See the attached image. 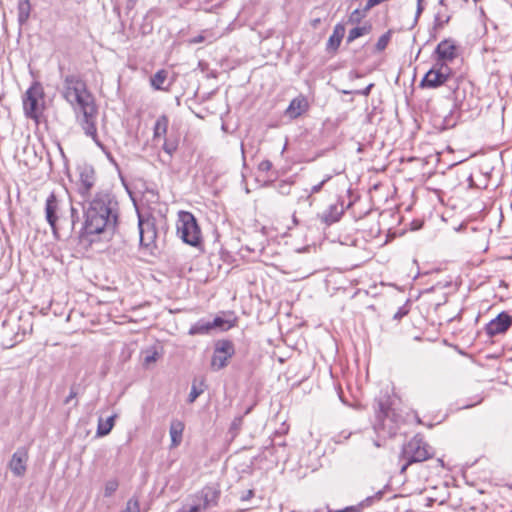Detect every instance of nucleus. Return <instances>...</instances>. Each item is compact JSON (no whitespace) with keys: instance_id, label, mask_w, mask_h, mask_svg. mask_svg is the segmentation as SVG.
Wrapping results in <instances>:
<instances>
[{"instance_id":"nucleus-2","label":"nucleus","mask_w":512,"mask_h":512,"mask_svg":"<svg viewBox=\"0 0 512 512\" xmlns=\"http://www.w3.org/2000/svg\"><path fill=\"white\" fill-rule=\"evenodd\" d=\"M84 233H113L119 218V203L109 189H99L89 199L83 201Z\"/></svg>"},{"instance_id":"nucleus-56","label":"nucleus","mask_w":512,"mask_h":512,"mask_svg":"<svg viewBox=\"0 0 512 512\" xmlns=\"http://www.w3.org/2000/svg\"><path fill=\"white\" fill-rule=\"evenodd\" d=\"M424 0H417V3H423Z\"/></svg>"},{"instance_id":"nucleus-10","label":"nucleus","mask_w":512,"mask_h":512,"mask_svg":"<svg viewBox=\"0 0 512 512\" xmlns=\"http://www.w3.org/2000/svg\"><path fill=\"white\" fill-rule=\"evenodd\" d=\"M452 69L449 65L435 62L432 68L424 75L420 85L427 88H437L445 83H450Z\"/></svg>"},{"instance_id":"nucleus-30","label":"nucleus","mask_w":512,"mask_h":512,"mask_svg":"<svg viewBox=\"0 0 512 512\" xmlns=\"http://www.w3.org/2000/svg\"><path fill=\"white\" fill-rule=\"evenodd\" d=\"M371 30V25H364L361 27H355L349 31L347 41L352 42L355 39L369 33Z\"/></svg>"},{"instance_id":"nucleus-12","label":"nucleus","mask_w":512,"mask_h":512,"mask_svg":"<svg viewBox=\"0 0 512 512\" xmlns=\"http://www.w3.org/2000/svg\"><path fill=\"white\" fill-rule=\"evenodd\" d=\"M235 353L234 344L230 340H220L215 344V349L211 359V369L218 371L228 365L229 359Z\"/></svg>"},{"instance_id":"nucleus-42","label":"nucleus","mask_w":512,"mask_h":512,"mask_svg":"<svg viewBox=\"0 0 512 512\" xmlns=\"http://www.w3.org/2000/svg\"><path fill=\"white\" fill-rule=\"evenodd\" d=\"M77 390H76V387L75 386H72L70 388V392H69V395L64 399L63 403L65 405H68L70 404L74 399H76L77 397Z\"/></svg>"},{"instance_id":"nucleus-50","label":"nucleus","mask_w":512,"mask_h":512,"mask_svg":"<svg viewBox=\"0 0 512 512\" xmlns=\"http://www.w3.org/2000/svg\"><path fill=\"white\" fill-rule=\"evenodd\" d=\"M422 11H423L422 3H417L416 18L422 13Z\"/></svg>"},{"instance_id":"nucleus-11","label":"nucleus","mask_w":512,"mask_h":512,"mask_svg":"<svg viewBox=\"0 0 512 512\" xmlns=\"http://www.w3.org/2000/svg\"><path fill=\"white\" fill-rule=\"evenodd\" d=\"M79 178L76 183L77 193L82 197L83 201L91 198L92 190L96 184V172L91 165H82L78 168Z\"/></svg>"},{"instance_id":"nucleus-28","label":"nucleus","mask_w":512,"mask_h":512,"mask_svg":"<svg viewBox=\"0 0 512 512\" xmlns=\"http://www.w3.org/2000/svg\"><path fill=\"white\" fill-rule=\"evenodd\" d=\"M383 491H378L374 495L366 497L364 500L359 502L355 507L359 508V512H363L364 508L372 506L375 502H378L383 497Z\"/></svg>"},{"instance_id":"nucleus-21","label":"nucleus","mask_w":512,"mask_h":512,"mask_svg":"<svg viewBox=\"0 0 512 512\" xmlns=\"http://www.w3.org/2000/svg\"><path fill=\"white\" fill-rule=\"evenodd\" d=\"M345 34V27L343 24L338 23L335 25L333 33L330 35L327 42L328 50H337L341 44L342 38Z\"/></svg>"},{"instance_id":"nucleus-26","label":"nucleus","mask_w":512,"mask_h":512,"mask_svg":"<svg viewBox=\"0 0 512 512\" xmlns=\"http://www.w3.org/2000/svg\"><path fill=\"white\" fill-rule=\"evenodd\" d=\"M168 72L165 69L158 70L150 79L151 86L155 90H167L164 83L167 80Z\"/></svg>"},{"instance_id":"nucleus-45","label":"nucleus","mask_w":512,"mask_h":512,"mask_svg":"<svg viewBox=\"0 0 512 512\" xmlns=\"http://www.w3.org/2000/svg\"><path fill=\"white\" fill-rule=\"evenodd\" d=\"M253 496H254V490L249 489V490L242 492V494L240 495V500L243 502L249 501Z\"/></svg>"},{"instance_id":"nucleus-25","label":"nucleus","mask_w":512,"mask_h":512,"mask_svg":"<svg viewBox=\"0 0 512 512\" xmlns=\"http://www.w3.org/2000/svg\"><path fill=\"white\" fill-rule=\"evenodd\" d=\"M115 418L116 415H112L108 417L106 420L99 418L96 431L97 436L101 437L108 435L114 426Z\"/></svg>"},{"instance_id":"nucleus-51","label":"nucleus","mask_w":512,"mask_h":512,"mask_svg":"<svg viewBox=\"0 0 512 512\" xmlns=\"http://www.w3.org/2000/svg\"><path fill=\"white\" fill-rule=\"evenodd\" d=\"M241 153H242V158H243V166L245 167L246 166V161H245V150H244V144L241 143Z\"/></svg>"},{"instance_id":"nucleus-38","label":"nucleus","mask_w":512,"mask_h":512,"mask_svg":"<svg viewBox=\"0 0 512 512\" xmlns=\"http://www.w3.org/2000/svg\"><path fill=\"white\" fill-rule=\"evenodd\" d=\"M390 37L391 35L389 31L381 35L376 43V49L378 51L384 50L390 41Z\"/></svg>"},{"instance_id":"nucleus-7","label":"nucleus","mask_w":512,"mask_h":512,"mask_svg":"<svg viewBox=\"0 0 512 512\" xmlns=\"http://www.w3.org/2000/svg\"><path fill=\"white\" fill-rule=\"evenodd\" d=\"M177 234L183 242L193 247L201 243V230L191 212L181 211L179 213Z\"/></svg>"},{"instance_id":"nucleus-57","label":"nucleus","mask_w":512,"mask_h":512,"mask_svg":"<svg viewBox=\"0 0 512 512\" xmlns=\"http://www.w3.org/2000/svg\"><path fill=\"white\" fill-rule=\"evenodd\" d=\"M308 367L310 366V360L307 358Z\"/></svg>"},{"instance_id":"nucleus-43","label":"nucleus","mask_w":512,"mask_h":512,"mask_svg":"<svg viewBox=\"0 0 512 512\" xmlns=\"http://www.w3.org/2000/svg\"><path fill=\"white\" fill-rule=\"evenodd\" d=\"M272 169V163L269 160H263L258 165L260 172H269Z\"/></svg>"},{"instance_id":"nucleus-35","label":"nucleus","mask_w":512,"mask_h":512,"mask_svg":"<svg viewBox=\"0 0 512 512\" xmlns=\"http://www.w3.org/2000/svg\"><path fill=\"white\" fill-rule=\"evenodd\" d=\"M369 10H365V7L360 9H355L349 16V22L351 23H359L367 14Z\"/></svg>"},{"instance_id":"nucleus-3","label":"nucleus","mask_w":512,"mask_h":512,"mask_svg":"<svg viewBox=\"0 0 512 512\" xmlns=\"http://www.w3.org/2000/svg\"><path fill=\"white\" fill-rule=\"evenodd\" d=\"M45 219L51 227L55 239L60 240L62 234L70 236L79 221L78 210L71 202L51 192L45 201Z\"/></svg>"},{"instance_id":"nucleus-48","label":"nucleus","mask_w":512,"mask_h":512,"mask_svg":"<svg viewBox=\"0 0 512 512\" xmlns=\"http://www.w3.org/2000/svg\"><path fill=\"white\" fill-rule=\"evenodd\" d=\"M206 40V36L204 34H199L189 40L191 44H198L204 42Z\"/></svg>"},{"instance_id":"nucleus-31","label":"nucleus","mask_w":512,"mask_h":512,"mask_svg":"<svg viewBox=\"0 0 512 512\" xmlns=\"http://www.w3.org/2000/svg\"><path fill=\"white\" fill-rule=\"evenodd\" d=\"M205 511V506H202L201 503L193 497L192 504L183 505L177 512H203Z\"/></svg>"},{"instance_id":"nucleus-15","label":"nucleus","mask_w":512,"mask_h":512,"mask_svg":"<svg viewBox=\"0 0 512 512\" xmlns=\"http://www.w3.org/2000/svg\"><path fill=\"white\" fill-rule=\"evenodd\" d=\"M28 451L25 447L18 448L12 455L8 467L16 477H23L27 470Z\"/></svg>"},{"instance_id":"nucleus-29","label":"nucleus","mask_w":512,"mask_h":512,"mask_svg":"<svg viewBox=\"0 0 512 512\" xmlns=\"http://www.w3.org/2000/svg\"><path fill=\"white\" fill-rule=\"evenodd\" d=\"M383 491H378L374 495L366 497L364 500L359 502L355 507L359 508V512H363L364 508L372 506L375 502H378L383 497Z\"/></svg>"},{"instance_id":"nucleus-17","label":"nucleus","mask_w":512,"mask_h":512,"mask_svg":"<svg viewBox=\"0 0 512 512\" xmlns=\"http://www.w3.org/2000/svg\"><path fill=\"white\" fill-rule=\"evenodd\" d=\"M220 491L213 486H205L198 493L194 495V498L198 500L202 506H205V510L215 506L218 502Z\"/></svg>"},{"instance_id":"nucleus-41","label":"nucleus","mask_w":512,"mask_h":512,"mask_svg":"<svg viewBox=\"0 0 512 512\" xmlns=\"http://www.w3.org/2000/svg\"><path fill=\"white\" fill-rule=\"evenodd\" d=\"M202 393V389H198L195 385H193L188 395V402L193 403Z\"/></svg>"},{"instance_id":"nucleus-37","label":"nucleus","mask_w":512,"mask_h":512,"mask_svg":"<svg viewBox=\"0 0 512 512\" xmlns=\"http://www.w3.org/2000/svg\"><path fill=\"white\" fill-rule=\"evenodd\" d=\"M210 325H211L212 329L221 328L222 330H227V329L231 328V326H232L231 324H228V322L221 317L214 318L213 321H210Z\"/></svg>"},{"instance_id":"nucleus-53","label":"nucleus","mask_w":512,"mask_h":512,"mask_svg":"<svg viewBox=\"0 0 512 512\" xmlns=\"http://www.w3.org/2000/svg\"><path fill=\"white\" fill-rule=\"evenodd\" d=\"M287 147H288V138L285 139L284 146H283V151L286 150Z\"/></svg>"},{"instance_id":"nucleus-6","label":"nucleus","mask_w":512,"mask_h":512,"mask_svg":"<svg viewBox=\"0 0 512 512\" xmlns=\"http://www.w3.org/2000/svg\"><path fill=\"white\" fill-rule=\"evenodd\" d=\"M22 104L24 115L38 123L45 110V92L39 81H34L26 90Z\"/></svg>"},{"instance_id":"nucleus-54","label":"nucleus","mask_w":512,"mask_h":512,"mask_svg":"<svg viewBox=\"0 0 512 512\" xmlns=\"http://www.w3.org/2000/svg\"><path fill=\"white\" fill-rule=\"evenodd\" d=\"M445 122H446V125H447V126H454V125H455V122L450 123V121H449V120H447V118H445Z\"/></svg>"},{"instance_id":"nucleus-16","label":"nucleus","mask_w":512,"mask_h":512,"mask_svg":"<svg viewBox=\"0 0 512 512\" xmlns=\"http://www.w3.org/2000/svg\"><path fill=\"white\" fill-rule=\"evenodd\" d=\"M452 89L454 108L459 111H468L471 109L470 100L466 98V85L463 82L449 84Z\"/></svg>"},{"instance_id":"nucleus-55","label":"nucleus","mask_w":512,"mask_h":512,"mask_svg":"<svg viewBox=\"0 0 512 512\" xmlns=\"http://www.w3.org/2000/svg\"><path fill=\"white\" fill-rule=\"evenodd\" d=\"M308 371H304L301 375V379H304L307 377Z\"/></svg>"},{"instance_id":"nucleus-18","label":"nucleus","mask_w":512,"mask_h":512,"mask_svg":"<svg viewBox=\"0 0 512 512\" xmlns=\"http://www.w3.org/2000/svg\"><path fill=\"white\" fill-rule=\"evenodd\" d=\"M310 106L311 100L307 96L299 94L290 101V119L305 115L309 111Z\"/></svg>"},{"instance_id":"nucleus-14","label":"nucleus","mask_w":512,"mask_h":512,"mask_svg":"<svg viewBox=\"0 0 512 512\" xmlns=\"http://www.w3.org/2000/svg\"><path fill=\"white\" fill-rule=\"evenodd\" d=\"M511 325L512 316L508 312L502 311L486 324L485 332L488 336L493 337L505 333Z\"/></svg>"},{"instance_id":"nucleus-20","label":"nucleus","mask_w":512,"mask_h":512,"mask_svg":"<svg viewBox=\"0 0 512 512\" xmlns=\"http://www.w3.org/2000/svg\"><path fill=\"white\" fill-rule=\"evenodd\" d=\"M185 424L179 419H172L170 422L169 434L171 437L170 448L178 447L183 439Z\"/></svg>"},{"instance_id":"nucleus-22","label":"nucleus","mask_w":512,"mask_h":512,"mask_svg":"<svg viewBox=\"0 0 512 512\" xmlns=\"http://www.w3.org/2000/svg\"><path fill=\"white\" fill-rule=\"evenodd\" d=\"M169 119L166 115H161L157 118L154 129H153V137L157 138H165L168 131Z\"/></svg>"},{"instance_id":"nucleus-8","label":"nucleus","mask_w":512,"mask_h":512,"mask_svg":"<svg viewBox=\"0 0 512 512\" xmlns=\"http://www.w3.org/2000/svg\"><path fill=\"white\" fill-rule=\"evenodd\" d=\"M32 332V323L29 319L19 318L18 323L10 324L4 322V333L2 345L4 348H12L21 343L25 336Z\"/></svg>"},{"instance_id":"nucleus-40","label":"nucleus","mask_w":512,"mask_h":512,"mask_svg":"<svg viewBox=\"0 0 512 512\" xmlns=\"http://www.w3.org/2000/svg\"><path fill=\"white\" fill-rule=\"evenodd\" d=\"M331 178H332L331 175H326L321 182H319L318 184L312 186V188L310 190V194L308 195V198H310L311 194L318 193L322 189L324 184L326 182H328Z\"/></svg>"},{"instance_id":"nucleus-34","label":"nucleus","mask_w":512,"mask_h":512,"mask_svg":"<svg viewBox=\"0 0 512 512\" xmlns=\"http://www.w3.org/2000/svg\"><path fill=\"white\" fill-rule=\"evenodd\" d=\"M243 424V416H237L233 419L230 425L229 432L235 437L241 430Z\"/></svg>"},{"instance_id":"nucleus-27","label":"nucleus","mask_w":512,"mask_h":512,"mask_svg":"<svg viewBox=\"0 0 512 512\" xmlns=\"http://www.w3.org/2000/svg\"><path fill=\"white\" fill-rule=\"evenodd\" d=\"M451 16L449 15L447 9L441 8L438 10L434 16V27L441 29L447 23H449Z\"/></svg>"},{"instance_id":"nucleus-33","label":"nucleus","mask_w":512,"mask_h":512,"mask_svg":"<svg viewBox=\"0 0 512 512\" xmlns=\"http://www.w3.org/2000/svg\"><path fill=\"white\" fill-rule=\"evenodd\" d=\"M119 483L116 479H111L106 482L104 487V496L110 497L112 496L116 490L118 489Z\"/></svg>"},{"instance_id":"nucleus-36","label":"nucleus","mask_w":512,"mask_h":512,"mask_svg":"<svg viewBox=\"0 0 512 512\" xmlns=\"http://www.w3.org/2000/svg\"><path fill=\"white\" fill-rule=\"evenodd\" d=\"M121 512H140V505L137 498L132 497L130 498L127 503L124 510Z\"/></svg>"},{"instance_id":"nucleus-46","label":"nucleus","mask_w":512,"mask_h":512,"mask_svg":"<svg viewBox=\"0 0 512 512\" xmlns=\"http://www.w3.org/2000/svg\"><path fill=\"white\" fill-rule=\"evenodd\" d=\"M373 86H374V84L371 83L368 86H366L365 88L355 91V93L359 94V95H363V96H368L370 94Z\"/></svg>"},{"instance_id":"nucleus-44","label":"nucleus","mask_w":512,"mask_h":512,"mask_svg":"<svg viewBox=\"0 0 512 512\" xmlns=\"http://www.w3.org/2000/svg\"><path fill=\"white\" fill-rule=\"evenodd\" d=\"M408 313V309L406 308V306H401L398 311L394 314L393 316V319L395 320H400L401 318H403L405 315H407Z\"/></svg>"},{"instance_id":"nucleus-32","label":"nucleus","mask_w":512,"mask_h":512,"mask_svg":"<svg viewBox=\"0 0 512 512\" xmlns=\"http://www.w3.org/2000/svg\"><path fill=\"white\" fill-rule=\"evenodd\" d=\"M178 148V140L177 139H167L164 138V143L162 149L169 155L172 156Z\"/></svg>"},{"instance_id":"nucleus-4","label":"nucleus","mask_w":512,"mask_h":512,"mask_svg":"<svg viewBox=\"0 0 512 512\" xmlns=\"http://www.w3.org/2000/svg\"><path fill=\"white\" fill-rule=\"evenodd\" d=\"M374 410V430L379 434H386L389 436L394 435L398 429V420L400 416L392 408L390 397L388 395H383L376 398Z\"/></svg>"},{"instance_id":"nucleus-5","label":"nucleus","mask_w":512,"mask_h":512,"mask_svg":"<svg viewBox=\"0 0 512 512\" xmlns=\"http://www.w3.org/2000/svg\"><path fill=\"white\" fill-rule=\"evenodd\" d=\"M433 455V449L423 437L419 434L415 435L402 446L399 455V461L402 462L400 473H405L413 463L426 461L432 458Z\"/></svg>"},{"instance_id":"nucleus-52","label":"nucleus","mask_w":512,"mask_h":512,"mask_svg":"<svg viewBox=\"0 0 512 512\" xmlns=\"http://www.w3.org/2000/svg\"><path fill=\"white\" fill-rule=\"evenodd\" d=\"M439 5H441L442 8L447 9V4H446L445 0H439Z\"/></svg>"},{"instance_id":"nucleus-9","label":"nucleus","mask_w":512,"mask_h":512,"mask_svg":"<svg viewBox=\"0 0 512 512\" xmlns=\"http://www.w3.org/2000/svg\"><path fill=\"white\" fill-rule=\"evenodd\" d=\"M138 228L140 245L152 253L157 247L156 240L158 238V230L156 227V219L152 216L145 217L138 214Z\"/></svg>"},{"instance_id":"nucleus-39","label":"nucleus","mask_w":512,"mask_h":512,"mask_svg":"<svg viewBox=\"0 0 512 512\" xmlns=\"http://www.w3.org/2000/svg\"><path fill=\"white\" fill-rule=\"evenodd\" d=\"M158 358L157 351H148L146 352L144 359H143V365L148 368L151 364L155 363Z\"/></svg>"},{"instance_id":"nucleus-47","label":"nucleus","mask_w":512,"mask_h":512,"mask_svg":"<svg viewBox=\"0 0 512 512\" xmlns=\"http://www.w3.org/2000/svg\"><path fill=\"white\" fill-rule=\"evenodd\" d=\"M328 512H359V508L352 505V506H347L340 510H335V511L328 510Z\"/></svg>"},{"instance_id":"nucleus-19","label":"nucleus","mask_w":512,"mask_h":512,"mask_svg":"<svg viewBox=\"0 0 512 512\" xmlns=\"http://www.w3.org/2000/svg\"><path fill=\"white\" fill-rule=\"evenodd\" d=\"M344 213L343 202L337 201L336 203L330 204L327 209H325L320 214V219L326 225H331L340 220L341 216Z\"/></svg>"},{"instance_id":"nucleus-24","label":"nucleus","mask_w":512,"mask_h":512,"mask_svg":"<svg viewBox=\"0 0 512 512\" xmlns=\"http://www.w3.org/2000/svg\"><path fill=\"white\" fill-rule=\"evenodd\" d=\"M212 330L210 321H206L204 319L198 320L196 323L191 325L189 328L188 334L191 336L194 335H206Z\"/></svg>"},{"instance_id":"nucleus-1","label":"nucleus","mask_w":512,"mask_h":512,"mask_svg":"<svg viewBox=\"0 0 512 512\" xmlns=\"http://www.w3.org/2000/svg\"><path fill=\"white\" fill-rule=\"evenodd\" d=\"M61 95L77 115L85 135L103 149L104 146L97 133L98 108L86 82L77 74L66 75L63 79Z\"/></svg>"},{"instance_id":"nucleus-58","label":"nucleus","mask_w":512,"mask_h":512,"mask_svg":"<svg viewBox=\"0 0 512 512\" xmlns=\"http://www.w3.org/2000/svg\"><path fill=\"white\" fill-rule=\"evenodd\" d=\"M315 512H318V511H315Z\"/></svg>"},{"instance_id":"nucleus-49","label":"nucleus","mask_w":512,"mask_h":512,"mask_svg":"<svg viewBox=\"0 0 512 512\" xmlns=\"http://www.w3.org/2000/svg\"><path fill=\"white\" fill-rule=\"evenodd\" d=\"M285 186H286V181L285 180H281V181H279V182H277L275 184V187L279 190V192L281 194H286V192L284 190Z\"/></svg>"},{"instance_id":"nucleus-23","label":"nucleus","mask_w":512,"mask_h":512,"mask_svg":"<svg viewBox=\"0 0 512 512\" xmlns=\"http://www.w3.org/2000/svg\"><path fill=\"white\" fill-rule=\"evenodd\" d=\"M18 22L23 25L30 17L31 3L30 0H19L17 5Z\"/></svg>"},{"instance_id":"nucleus-13","label":"nucleus","mask_w":512,"mask_h":512,"mask_svg":"<svg viewBox=\"0 0 512 512\" xmlns=\"http://www.w3.org/2000/svg\"><path fill=\"white\" fill-rule=\"evenodd\" d=\"M458 50L459 47L455 40L447 38L440 41L434 51V54L436 55L435 62L448 65V63L457 58Z\"/></svg>"}]
</instances>
